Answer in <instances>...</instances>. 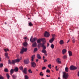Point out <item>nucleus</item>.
<instances>
[{"instance_id":"obj_1","label":"nucleus","mask_w":79,"mask_h":79,"mask_svg":"<svg viewBox=\"0 0 79 79\" xmlns=\"http://www.w3.org/2000/svg\"><path fill=\"white\" fill-rule=\"evenodd\" d=\"M63 78H64L65 79H68V76H69V75H68V73H66L65 72H64L63 73Z\"/></svg>"},{"instance_id":"obj_2","label":"nucleus","mask_w":79,"mask_h":79,"mask_svg":"<svg viewBox=\"0 0 79 79\" xmlns=\"http://www.w3.org/2000/svg\"><path fill=\"white\" fill-rule=\"evenodd\" d=\"M77 68L76 67H75L73 65H72L70 67V70H76V69H77Z\"/></svg>"},{"instance_id":"obj_3","label":"nucleus","mask_w":79,"mask_h":79,"mask_svg":"<svg viewBox=\"0 0 79 79\" xmlns=\"http://www.w3.org/2000/svg\"><path fill=\"white\" fill-rule=\"evenodd\" d=\"M44 36L46 37H48L50 36V34H49V33L46 31L44 33Z\"/></svg>"},{"instance_id":"obj_4","label":"nucleus","mask_w":79,"mask_h":79,"mask_svg":"<svg viewBox=\"0 0 79 79\" xmlns=\"http://www.w3.org/2000/svg\"><path fill=\"white\" fill-rule=\"evenodd\" d=\"M37 39L36 38H34L33 39H32V38H31L30 39V41L31 42H32V43H33V42H35V41L36 40H37Z\"/></svg>"},{"instance_id":"obj_5","label":"nucleus","mask_w":79,"mask_h":79,"mask_svg":"<svg viewBox=\"0 0 79 79\" xmlns=\"http://www.w3.org/2000/svg\"><path fill=\"white\" fill-rule=\"evenodd\" d=\"M24 63L25 64H29V59H27L24 60Z\"/></svg>"},{"instance_id":"obj_6","label":"nucleus","mask_w":79,"mask_h":79,"mask_svg":"<svg viewBox=\"0 0 79 79\" xmlns=\"http://www.w3.org/2000/svg\"><path fill=\"white\" fill-rule=\"evenodd\" d=\"M31 65L32 67H33V68H35V66H36V64L35 63V62H31Z\"/></svg>"},{"instance_id":"obj_7","label":"nucleus","mask_w":79,"mask_h":79,"mask_svg":"<svg viewBox=\"0 0 79 79\" xmlns=\"http://www.w3.org/2000/svg\"><path fill=\"white\" fill-rule=\"evenodd\" d=\"M61 59L60 58H58L56 59V61H57V63L60 64V63H61Z\"/></svg>"},{"instance_id":"obj_8","label":"nucleus","mask_w":79,"mask_h":79,"mask_svg":"<svg viewBox=\"0 0 79 79\" xmlns=\"http://www.w3.org/2000/svg\"><path fill=\"white\" fill-rule=\"evenodd\" d=\"M27 52V50H21L20 51V53L23 54L24 52Z\"/></svg>"},{"instance_id":"obj_9","label":"nucleus","mask_w":79,"mask_h":79,"mask_svg":"<svg viewBox=\"0 0 79 79\" xmlns=\"http://www.w3.org/2000/svg\"><path fill=\"white\" fill-rule=\"evenodd\" d=\"M40 45H42V46L43 47V49H44V50H45V49H46V47H45V45H44V44H43L42 43H40Z\"/></svg>"},{"instance_id":"obj_10","label":"nucleus","mask_w":79,"mask_h":79,"mask_svg":"<svg viewBox=\"0 0 79 79\" xmlns=\"http://www.w3.org/2000/svg\"><path fill=\"white\" fill-rule=\"evenodd\" d=\"M23 45L24 47H26L27 46V43L26 42V40H25V42L23 43Z\"/></svg>"},{"instance_id":"obj_11","label":"nucleus","mask_w":79,"mask_h":79,"mask_svg":"<svg viewBox=\"0 0 79 79\" xmlns=\"http://www.w3.org/2000/svg\"><path fill=\"white\" fill-rule=\"evenodd\" d=\"M23 73L24 74L27 73V69L26 68H25L24 70L23 71Z\"/></svg>"},{"instance_id":"obj_12","label":"nucleus","mask_w":79,"mask_h":79,"mask_svg":"<svg viewBox=\"0 0 79 79\" xmlns=\"http://www.w3.org/2000/svg\"><path fill=\"white\" fill-rule=\"evenodd\" d=\"M5 56L6 58H7L8 59H9V58H10V57H9V56H8V53H7V52L5 53Z\"/></svg>"},{"instance_id":"obj_13","label":"nucleus","mask_w":79,"mask_h":79,"mask_svg":"<svg viewBox=\"0 0 79 79\" xmlns=\"http://www.w3.org/2000/svg\"><path fill=\"white\" fill-rule=\"evenodd\" d=\"M69 54V56H71L73 55V53H72V52L70 51H68Z\"/></svg>"},{"instance_id":"obj_14","label":"nucleus","mask_w":79,"mask_h":79,"mask_svg":"<svg viewBox=\"0 0 79 79\" xmlns=\"http://www.w3.org/2000/svg\"><path fill=\"white\" fill-rule=\"evenodd\" d=\"M33 47H35L37 46V43L35 42L32 44V45Z\"/></svg>"},{"instance_id":"obj_15","label":"nucleus","mask_w":79,"mask_h":79,"mask_svg":"<svg viewBox=\"0 0 79 79\" xmlns=\"http://www.w3.org/2000/svg\"><path fill=\"white\" fill-rule=\"evenodd\" d=\"M37 58H38V59H41L42 58H41V56L40 55V54H37Z\"/></svg>"},{"instance_id":"obj_16","label":"nucleus","mask_w":79,"mask_h":79,"mask_svg":"<svg viewBox=\"0 0 79 79\" xmlns=\"http://www.w3.org/2000/svg\"><path fill=\"white\" fill-rule=\"evenodd\" d=\"M35 55H34L33 56H31V61H34V59L35 58Z\"/></svg>"},{"instance_id":"obj_17","label":"nucleus","mask_w":79,"mask_h":79,"mask_svg":"<svg viewBox=\"0 0 79 79\" xmlns=\"http://www.w3.org/2000/svg\"><path fill=\"white\" fill-rule=\"evenodd\" d=\"M14 71H15L14 70V69H11L10 71V74H11V75H12V74H13V73L14 72Z\"/></svg>"},{"instance_id":"obj_18","label":"nucleus","mask_w":79,"mask_h":79,"mask_svg":"<svg viewBox=\"0 0 79 79\" xmlns=\"http://www.w3.org/2000/svg\"><path fill=\"white\" fill-rule=\"evenodd\" d=\"M54 40H55V38H52L49 40V42H50V43H52V42H53V41H54Z\"/></svg>"},{"instance_id":"obj_19","label":"nucleus","mask_w":79,"mask_h":79,"mask_svg":"<svg viewBox=\"0 0 79 79\" xmlns=\"http://www.w3.org/2000/svg\"><path fill=\"white\" fill-rule=\"evenodd\" d=\"M54 40H55V38H52L49 40V42H50V43H52V42H53V41H54Z\"/></svg>"},{"instance_id":"obj_20","label":"nucleus","mask_w":79,"mask_h":79,"mask_svg":"<svg viewBox=\"0 0 79 79\" xmlns=\"http://www.w3.org/2000/svg\"><path fill=\"white\" fill-rule=\"evenodd\" d=\"M62 54L64 55V53H66V50H62Z\"/></svg>"},{"instance_id":"obj_21","label":"nucleus","mask_w":79,"mask_h":79,"mask_svg":"<svg viewBox=\"0 0 79 79\" xmlns=\"http://www.w3.org/2000/svg\"><path fill=\"white\" fill-rule=\"evenodd\" d=\"M15 61L16 63H19L20 61V59L18 58L16 59H15Z\"/></svg>"},{"instance_id":"obj_22","label":"nucleus","mask_w":79,"mask_h":79,"mask_svg":"<svg viewBox=\"0 0 79 79\" xmlns=\"http://www.w3.org/2000/svg\"><path fill=\"white\" fill-rule=\"evenodd\" d=\"M28 26L30 27L32 26H33V24L31 22H30L28 23Z\"/></svg>"},{"instance_id":"obj_23","label":"nucleus","mask_w":79,"mask_h":79,"mask_svg":"<svg viewBox=\"0 0 79 79\" xmlns=\"http://www.w3.org/2000/svg\"><path fill=\"white\" fill-rule=\"evenodd\" d=\"M41 52L42 53H47V51L45 50H42L41 51Z\"/></svg>"},{"instance_id":"obj_24","label":"nucleus","mask_w":79,"mask_h":79,"mask_svg":"<svg viewBox=\"0 0 79 79\" xmlns=\"http://www.w3.org/2000/svg\"><path fill=\"white\" fill-rule=\"evenodd\" d=\"M15 63H16L15 60H12V64H15Z\"/></svg>"},{"instance_id":"obj_25","label":"nucleus","mask_w":79,"mask_h":79,"mask_svg":"<svg viewBox=\"0 0 79 79\" xmlns=\"http://www.w3.org/2000/svg\"><path fill=\"white\" fill-rule=\"evenodd\" d=\"M18 68L17 67H15L14 69V71L15 72H17V71H18Z\"/></svg>"},{"instance_id":"obj_26","label":"nucleus","mask_w":79,"mask_h":79,"mask_svg":"<svg viewBox=\"0 0 79 79\" xmlns=\"http://www.w3.org/2000/svg\"><path fill=\"white\" fill-rule=\"evenodd\" d=\"M69 68H68V67H65V71L67 72V73H68V71H69Z\"/></svg>"},{"instance_id":"obj_27","label":"nucleus","mask_w":79,"mask_h":79,"mask_svg":"<svg viewBox=\"0 0 79 79\" xmlns=\"http://www.w3.org/2000/svg\"><path fill=\"white\" fill-rule=\"evenodd\" d=\"M17 76L16 75H13L12 76V77L14 79H16Z\"/></svg>"},{"instance_id":"obj_28","label":"nucleus","mask_w":79,"mask_h":79,"mask_svg":"<svg viewBox=\"0 0 79 79\" xmlns=\"http://www.w3.org/2000/svg\"><path fill=\"white\" fill-rule=\"evenodd\" d=\"M64 42H63V40H61L60 41V44L61 45H62V44H63Z\"/></svg>"},{"instance_id":"obj_29","label":"nucleus","mask_w":79,"mask_h":79,"mask_svg":"<svg viewBox=\"0 0 79 79\" xmlns=\"http://www.w3.org/2000/svg\"><path fill=\"white\" fill-rule=\"evenodd\" d=\"M8 63L9 64H12V62H11V60H8Z\"/></svg>"},{"instance_id":"obj_30","label":"nucleus","mask_w":79,"mask_h":79,"mask_svg":"<svg viewBox=\"0 0 79 79\" xmlns=\"http://www.w3.org/2000/svg\"><path fill=\"white\" fill-rule=\"evenodd\" d=\"M29 79V77L27 75L25 76V79Z\"/></svg>"},{"instance_id":"obj_31","label":"nucleus","mask_w":79,"mask_h":79,"mask_svg":"<svg viewBox=\"0 0 79 79\" xmlns=\"http://www.w3.org/2000/svg\"><path fill=\"white\" fill-rule=\"evenodd\" d=\"M40 40H40V39L38 40H37V43H39L40 44V43L41 42V41H40Z\"/></svg>"},{"instance_id":"obj_32","label":"nucleus","mask_w":79,"mask_h":79,"mask_svg":"<svg viewBox=\"0 0 79 79\" xmlns=\"http://www.w3.org/2000/svg\"><path fill=\"white\" fill-rule=\"evenodd\" d=\"M4 71L5 72H8V69L6 68L5 69H4Z\"/></svg>"},{"instance_id":"obj_33","label":"nucleus","mask_w":79,"mask_h":79,"mask_svg":"<svg viewBox=\"0 0 79 79\" xmlns=\"http://www.w3.org/2000/svg\"><path fill=\"white\" fill-rule=\"evenodd\" d=\"M19 69H20V70L23 71V67L22 66L20 67Z\"/></svg>"},{"instance_id":"obj_34","label":"nucleus","mask_w":79,"mask_h":79,"mask_svg":"<svg viewBox=\"0 0 79 79\" xmlns=\"http://www.w3.org/2000/svg\"><path fill=\"white\" fill-rule=\"evenodd\" d=\"M6 76H7L8 79H9L10 78V75H9V74L7 73L6 74Z\"/></svg>"},{"instance_id":"obj_35","label":"nucleus","mask_w":79,"mask_h":79,"mask_svg":"<svg viewBox=\"0 0 79 79\" xmlns=\"http://www.w3.org/2000/svg\"><path fill=\"white\" fill-rule=\"evenodd\" d=\"M40 75L42 76H44V74L42 73V72H41L40 74Z\"/></svg>"},{"instance_id":"obj_36","label":"nucleus","mask_w":79,"mask_h":79,"mask_svg":"<svg viewBox=\"0 0 79 79\" xmlns=\"http://www.w3.org/2000/svg\"><path fill=\"white\" fill-rule=\"evenodd\" d=\"M51 66H52V65H51V64H50L48 66V67L50 68V69H51L52 68L50 67Z\"/></svg>"},{"instance_id":"obj_37","label":"nucleus","mask_w":79,"mask_h":79,"mask_svg":"<svg viewBox=\"0 0 79 79\" xmlns=\"http://www.w3.org/2000/svg\"><path fill=\"white\" fill-rule=\"evenodd\" d=\"M67 58V56L66 55H64L63 56V58L65 59Z\"/></svg>"},{"instance_id":"obj_38","label":"nucleus","mask_w":79,"mask_h":79,"mask_svg":"<svg viewBox=\"0 0 79 79\" xmlns=\"http://www.w3.org/2000/svg\"><path fill=\"white\" fill-rule=\"evenodd\" d=\"M3 64L1 63L0 64V68H2V67H3Z\"/></svg>"},{"instance_id":"obj_39","label":"nucleus","mask_w":79,"mask_h":79,"mask_svg":"<svg viewBox=\"0 0 79 79\" xmlns=\"http://www.w3.org/2000/svg\"><path fill=\"white\" fill-rule=\"evenodd\" d=\"M28 72L29 73H32V72L31 71V70L30 69L28 70Z\"/></svg>"},{"instance_id":"obj_40","label":"nucleus","mask_w":79,"mask_h":79,"mask_svg":"<svg viewBox=\"0 0 79 79\" xmlns=\"http://www.w3.org/2000/svg\"><path fill=\"white\" fill-rule=\"evenodd\" d=\"M41 40H42V41H45V38H42L40 39Z\"/></svg>"},{"instance_id":"obj_41","label":"nucleus","mask_w":79,"mask_h":79,"mask_svg":"<svg viewBox=\"0 0 79 79\" xmlns=\"http://www.w3.org/2000/svg\"><path fill=\"white\" fill-rule=\"evenodd\" d=\"M45 69H46V67H43L42 68V70H45Z\"/></svg>"},{"instance_id":"obj_42","label":"nucleus","mask_w":79,"mask_h":79,"mask_svg":"<svg viewBox=\"0 0 79 79\" xmlns=\"http://www.w3.org/2000/svg\"><path fill=\"white\" fill-rule=\"evenodd\" d=\"M46 73H50V71L48 69L46 70Z\"/></svg>"},{"instance_id":"obj_43","label":"nucleus","mask_w":79,"mask_h":79,"mask_svg":"<svg viewBox=\"0 0 79 79\" xmlns=\"http://www.w3.org/2000/svg\"><path fill=\"white\" fill-rule=\"evenodd\" d=\"M51 47L52 48H54V45L53 44H52L51 45Z\"/></svg>"},{"instance_id":"obj_44","label":"nucleus","mask_w":79,"mask_h":79,"mask_svg":"<svg viewBox=\"0 0 79 79\" xmlns=\"http://www.w3.org/2000/svg\"><path fill=\"white\" fill-rule=\"evenodd\" d=\"M4 79V78H3V77L1 75H0V79Z\"/></svg>"},{"instance_id":"obj_45","label":"nucleus","mask_w":79,"mask_h":79,"mask_svg":"<svg viewBox=\"0 0 79 79\" xmlns=\"http://www.w3.org/2000/svg\"><path fill=\"white\" fill-rule=\"evenodd\" d=\"M22 50H27V48H24V47H23Z\"/></svg>"},{"instance_id":"obj_46","label":"nucleus","mask_w":79,"mask_h":79,"mask_svg":"<svg viewBox=\"0 0 79 79\" xmlns=\"http://www.w3.org/2000/svg\"><path fill=\"white\" fill-rule=\"evenodd\" d=\"M55 35H52V38L55 39Z\"/></svg>"},{"instance_id":"obj_47","label":"nucleus","mask_w":79,"mask_h":79,"mask_svg":"<svg viewBox=\"0 0 79 79\" xmlns=\"http://www.w3.org/2000/svg\"><path fill=\"white\" fill-rule=\"evenodd\" d=\"M45 44V41H43V44Z\"/></svg>"},{"instance_id":"obj_48","label":"nucleus","mask_w":79,"mask_h":79,"mask_svg":"<svg viewBox=\"0 0 79 79\" xmlns=\"http://www.w3.org/2000/svg\"><path fill=\"white\" fill-rule=\"evenodd\" d=\"M60 7H58L57 9H56V11H57V10H60Z\"/></svg>"},{"instance_id":"obj_49","label":"nucleus","mask_w":79,"mask_h":79,"mask_svg":"<svg viewBox=\"0 0 79 79\" xmlns=\"http://www.w3.org/2000/svg\"><path fill=\"white\" fill-rule=\"evenodd\" d=\"M37 50H34L33 51V52L34 53H35V52H37Z\"/></svg>"},{"instance_id":"obj_50","label":"nucleus","mask_w":79,"mask_h":79,"mask_svg":"<svg viewBox=\"0 0 79 79\" xmlns=\"http://www.w3.org/2000/svg\"><path fill=\"white\" fill-rule=\"evenodd\" d=\"M75 42V39H74L73 40V43H74V42Z\"/></svg>"},{"instance_id":"obj_51","label":"nucleus","mask_w":79,"mask_h":79,"mask_svg":"<svg viewBox=\"0 0 79 79\" xmlns=\"http://www.w3.org/2000/svg\"><path fill=\"white\" fill-rule=\"evenodd\" d=\"M57 67H57V66H56V71H58V69H57Z\"/></svg>"},{"instance_id":"obj_52","label":"nucleus","mask_w":79,"mask_h":79,"mask_svg":"<svg viewBox=\"0 0 79 79\" xmlns=\"http://www.w3.org/2000/svg\"><path fill=\"white\" fill-rule=\"evenodd\" d=\"M16 56L17 58H19V55L18 54L16 55Z\"/></svg>"},{"instance_id":"obj_53","label":"nucleus","mask_w":79,"mask_h":79,"mask_svg":"<svg viewBox=\"0 0 79 79\" xmlns=\"http://www.w3.org/2000/svg\"><path fill=\"white\" fill-rule=\"evenodd\" d=\"M49 46V43H47V47H48Z\"/></svg>"},{"instance_id":"obj_54","label":"nucleus","mask_w":79,"mask_h":79,"mask_svg":"<svg viewBox=\"0 0 79 79\" xmlns=\"http://www.w3.org/2000/svg\"><path fill=\"white\" fill-rule=\"evenodd\" d=\"M46 76L47 77H50V75H46Z\"/></svg>"},{"instance_id":"obj_55","label":"nucleus","mask_w":79,"mask_h":79,"mask_svg":"<svg viewBox=\"0 0 79 79\" xmlns=\"http://www.w3.org/2000/svg\"><path fill=\"white\" fill-rule=\"evenodd\" d=\"M46 61H47V60L46 59H45L44 60V62H46Z\"/></svg>"},{"instance_id":"obj_56","label":"nucleus","mask_w":79,"mask_h":79,"mask_svg":"<svg viewBox=\"0 0 79 79\" xmlns=\"http://www.w3.org/2000/svg\"><path fill=\"white\" fill-rule=\"evenodd\" d=\"M5 52H7V51H9L8 50H4Z\"/></svg>"},{"instance_id":"obj_57","label":"nucleus","mask_w":79,"mask_h":79,"mask_svg":"<svg viewBox=\"0 0 79 79\" xmlns=\"http://www.w3.org/2000/svg\"><path fill=\"white\" fill-rule=\"evenodd\" d=\"M27 39V37H25L24 38V39Z\"/></svg>"},{"instance_id":"obj_58","label":"nucleus","mask_w":79,"mask_h":79,"mask_svg":"<svg viewBox=\"0 0 79 79\" xmlns=\"http://www.w3.org/2000/svg\"><path fill=\"white\" fill-rule=\"evenodd\" d=\"M78 76L79 77V71L78 72V74H77Z\"/></svg>"},{"instance_id":"obj_59","label":"nucleus","mask_w":79,"mask_h":79,"mask_svg":"<svg viewBox=\"0 0 79 79\" xmlns=\"http://www.w3.org/2000/svg\"><path fill=\"white\" fill-rule=\"evenodd\" d=\"M44 55H45V56H47V53H44Z\"/></svg>"},{"instance_id":"obj_60","label":"nucleus","mask_w":79,"mask_h":79,"mask_svg":"<svg viewBox=\"0 0 79 79\" xmlns=\"http://www.w3.org/2000/svg\"><path fill=\"white\" fill-rule=\"evenodd\" d=\"M39 59H37L36 60V62H37L38 61H39Z\"/></svg>"},{"instance_id":"obj_61","label":"nucleus","mask_w":79,"mask_h":79,"mask_svg":"<svg viewBox=\"0 0 79 79\" xmlns=\"http://www.w3.org/2000/svg\"><path fill=\"white\" fill-rule=\"evenodd\" d=\"M20 60H22V57H20V59H19Z\"/></svg>"},{"instance_id":"obj_62","label":"nucleus","mask_w":79,"mask_h":79,"mask_svg":"<svg viewBox=\"0 0 79 79\" xmlns=\"http://www.w3.org/2000/svg\"><path fill=\"white\" fill-rule=\"evenodd\" d=\"M34 50H37V48H35L34 49Z\"/></svg>"},{"instance_id":"obj_63","label":"nucleus","mask_w":79,"mask_h":79,"mask_svg":"<svg viewBox=\"0 0 79 79\" xmlns=\"http://www.w3.org/2000/svg\"><path fill=\"white\" fill-rule=\"evenodd\" d=\"M1 59H2V58L1 57H0V61H1Z\"/></svg>"},{"instance_id":"obj_64","label":"nucleus","mask_w":79,"mask_h":79,"mask_svg":"<svg viewBox=\"0 0 79 79\" xmlns=\"http://www.w3.org/2000/svg\"><path fill=\"white\" fill-rule=\"evenodd\" d=\"M58 79H61V78H60V77H58Z\"/></svg>"}]
</instances>
